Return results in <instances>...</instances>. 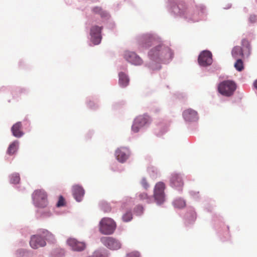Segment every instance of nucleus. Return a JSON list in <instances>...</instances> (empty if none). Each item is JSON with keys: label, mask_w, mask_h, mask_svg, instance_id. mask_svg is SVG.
I'll list each match as a JSON object with an SVG mask.
<instances>
[{"label": "nucleus", "mask_w": 257, "mask_h": 257, "mask_svg": "<svg viewBox=\"0 0 257 257\" xmlns=\"http://www.w3.org/2000/svg\"><path fill=\"white\" fill-rule=\"evenodd\" d=\"M161 45L153 47L148 52L150 61L146 62L144 66L149 70L151 74L162 69V63L168 64L174 57V51L170 47H164L162 50Z\"/></svg>", "instance_id": "nucleus-1"}, {"label": "nucleus", "mask_w": 257, "mask_h": 257, "mask_svg": "<svg viewBox=\"0 0 257 257\" xmlns=\"http://www.w3.org/2000/svg\"><path fill=\"white\" fill-rule=\"evenodd\" d=\"M166 7L168 13L174 18H183L187 22L193 23L199 21H206L207 20V13L206 8L203 5H199L200 11L198 13L200 18L194 20L192 18H189L186 16V13L188 9V5L184 0H165Z\"/></svg>", "instance_id": "nucleus-2"}, {"label": "nucleus", "mask_w": 257, "mask_h": 257, "mask_svg": "<svg viewBox=\"0 0 257 257\" xmlns=\"http://www.w3.org/2000/svg\"><path fill=\"white\" fill-rule=\"evenodd\" d=\"M136 41L139 48L143 50H150L156 45L161 44V49L164 47H170L164 44L162 38L157 34L153 33H146L138 36Z\"/></svg>", "instance_id": "nucleus-3"}, {"label": "nucleus", "mask_w": 257, "mask_h": 257, "mask_svg": "<svg viewBox=\"0 0 257 257\" xmlns=\"http://www.w3.org/2000/svg\"><path fill=\"white\" fill-rule=\"evenodd\" d=\"M103 25L92 24L88 21L85 23V31L88 34L90 41L88 45L91 47L99 45L103 38Z\"/></svg>", "instance_id": "nucleus-4"}, {"label": "nucleus", "mask_w": 257, "mask_h": 257, "mask_svg": "<svg viewBox=\"0 0 257 257\" xmlns=\"http://www.w3.org/2000/svg\"><path fill=\"white\" fill-rule=\"evenodd\" d=\"M213 227L216 230V234L222 242L227 241L230 237L229 225H225L222 216L219 214L212 215Z\"/></svg>", "instance_id": "nucleus-5"}, {"label": "nucleus", "mask_w": 257, "mask_h": 257, "mask_svg": "<svg viewBox=\"0 0 257 257\" xmlns=\"http://www.w3.org/2000/svg\"><path fill=\"white\" fill-rule=\"evenodd\" d=\"M152 121V117L147 112L139 115L133 121L131 131L135 134L140 132L144 133L150 127Z\"/></svg>", "instance_id": "nucleus-6"}, {"label": "nucleus", "mask_w": 257, "mask_h": 257, "mask_svg": "<svg viewBox=\"0 0 257 257\" xmlns=\"http://www.w3.org/2000/svg\"><path fill=\"white\" fill-rule=\"evenodd\" d=\"M182 117L189 130L195 131L198 129L199 115L196 110L192 108L186 109L182 112Z\"/></svg>", "instance_id": "nucleus-7"}, {"label": "nucleus", "mask_w": 257, "mask_h": 257, "mask_svg": "<svg viewBox=\"0 0 257 257\" xmlns=\"http://www.w3.org/2000/svg\"><path fill=\"white\" fill-rule=\"evenodd\" d=\"M237 83L233 79H225L220 81L217 86L218 95L230 97L233 95L237 88Z\"/></svg>", "instance_id": "nucleus-8"}, {"label": "nucleus", "mask_w": 257, "mask_h": 257, "mask_svg": "<svg viewBox=\"0 0 257 257\" xmlns=\"http://www.w3.org/2000/svg\"><path fill=\"white\" fill-rule=\"evenodd\" d=\"M98 231L101 234L110 235L114 233L117 227L115 221L108 217H102L98 224Z\"/></svg>", "instance_id": "nucleus-9"}, {"label": "nucleus", "mask_w": 257, "mask_h": 257, "mask_svg": "<svg viewBox=\"0 0 257 257\" xmlns=\"http://www.w3.org/2000/svg\"><path fill=\"white\" fill-rule=\"evenodd\" d=\"M48 197V193L44 189H36L32 194V203L37 208H45L49 204Z\"/></svg>", "instance_id": "nucleus-10"}, {"label": "nucleus", "mask_w": 257, "mask_h": 257, "mask_svg": "<svg viewBox=\"0 0 257 257\" xmlns=\"http://www.w3.org/2000/svg\"><path fill=\"white\" fill-rule=\"evenodd\" d=\"M179 216L182 218L184 226L187 229L192 228L196 219L197 213L195 209L192 206L188 205L184 213H179Z\"/></svg>", "instance_id": "nucleus-11"}, {"label": "nucleus", "mask_w": 257, "mask_h": 257, "mask_svg": "<svg viewBox=\"0 0 257 257\" xmlns=\"http://www.w3.org/2000/svg\"><path fill=\"white\" fill-rule=\"evenodd\" d=\"M171 122V120L159 119L155 122L157 127L154 128L153 134L157 137H162L169 131Z\"/></svg>", "instance_id": "nucleus-12"}, {"label": "nucleus", "mask_w": 257, "mask_h": 257, "mask_svg": "<svg viewBox=\"0 0 257 257\" xmlns=\"http://www.w3.org/2000/svg\"><path fill=\"white\" fill-rule=\"evenodd\" d=\"M100 240L106 249L110 250H117L122 247V243L120 241L112 236H102Z\"/></svg>", "instance_id": "nucleus-13"}, {"label": "nucleus", "mask_w": 257, "mask_h": 257, "mask_svg": "<svg viewBox=\"0 0 257 257\" xmlns=\"http://www.w3.org/2000/svg\"><path fill=\"white\" fill-rule=\"evenodd\" d=\"M213 56L212 52L205 49L200 52L197 57V64L201 69L212 62Z\"/></svg>", "instance_id": "nucleus-14"}, {"label": "nucleus", "mask_w": 257, "mask_h": 257, "mask_svg": "<svg viewBox=\"0 0 257 257\" xmlns=\"http://www.w3.org/2000/svg\"><path fill=\"white\" fill-rule=\"evenodd\" d=\"M169 185L171 188L178 191L179 193H182L184 183L181 174L179 173H172L170 179Z\"/></svg>", "instance_id": "nucleus-15"}, {"label": "nucleus", "mask_w": 257, "mask_h": 257, "mask_svg": "<svg viewBox=\"0 0 257 257\" xmlns=\"http://www.w3.org/2000/svg\"><path fill=\"white\" fill-rule=\"evenodd\" d=\"M43 234L40 232L39 229L37 230V233L31 235L29 241L30 247L33 249H37L39 247H43L47 245V242L43 239Z\"/></svg>", "instance_id": "nucleus-16"}, {"label": "nucleus", "mask_w": 257, "mask_h": 257, "mask_svg": "<svg viewBox=\"0 0 257 257\" xmlns=\"http://www.w3.org/2000/svg\"><path fill=\"white\" fill-rule=\"evenodd\" d=\"M66 244L70 247L72 251L75 252H82L87 247V243L85 241H79L77 238L72 237L66 240Z\"/></svg>", "instance_id": "nucleus-17"}, {"label": "nucleus", "mask_w": 257, "mask_h": 257, "mask_svg": "<svg viewBox=\"0 0 257 257\" xmlns=\"http://www.w3.org/2000/svg\"><path fill=\"white\" fill-rule=\"evenodd\" d=\"M123 58L127 62L135 66H140L143 63L142 58L134 51L125 50Z\"/></svg>", "instance_id": "nucleus-18"}, {"label": "nucleus", "mask_w": 257, "mask_h": 257, "mask_svg": "<svg viewBox=\"0 0 257 257\" xmlns=\"http://www.w3.org/2000/svg\"><path fill=\"white\" fill-rule=\"evenodd\" d=\"M115 157L116 160L120 163H124L128 159L131 155V151L127 147L117 148L115 151Z\"/></svg>", "instance_id": "nucleus-19"}, {"label": "nucleus", "mask_w": 257, "mask_h": 257, "mask_svg": "<svg viewBox=\"0 0 257 257\" xmlns=\"http://www.w3.org/2000/svg\"><path fill=\"white\" fill-rule=\"evenodd\" d=\"M72 195L75 200L80 203L82 201L85 194V190L82 185L75 184L72 187Z\"/></svg>", "instance_id": "nucleus-20"}, {"label": "nucleus", "mask_w": 257, "mask_h": 257, "mask_svg": "<svg viewBox=\"0 0 257 257\" xmlns=\"http://www.w3.org/2000/svg\"><path fill=\"white\" fill-rule=\"evenodd\" d=\"M166 184L163 181H159L156 183L153 189L154 196H158L164 203L166 201Z\"/></svg>", "instance_id": "nucleus-21"}, {"label": "nucleus", "mask_w": 257, "mask_h": 257, "mask_svg": "<svg viewBox=\"0 0 257 257\" xmlns=\"http://www.w3.org/2000/svg\"><path fill=\"white\" fill-rule=\"evenodd\" d=\"M91 12L94 15H98L101 19V23L103 21H106L110 19L111 15L110 13L105 10H103L101 7L94 6L91 8Z\"/></svg>", "instance_id": "nucleus-22"}, {"label": "nucleus", "mask_w": 257, "mask_h": 257, "mask_svg": "<svg viewBox=\"0 0 257 257\" xmlns=\"http://www.w3.org/2000/svg\"><path fill=\"white\" fill-rule=\"evenodd\" d=\"M201 69L202 71L208 73V75H211L219 73L221 70V67L216 61L213 59L211 63L204 66Z\"/></svg>", "instance_id": "nucleus-23"}, {"label": "nucleus", "mask_w": 257, "mask_h": 257, "mask_svg": "<svg viewBox=\"0 0 257 257\" xmlns=\"http://www.w3.org/2000/svg\"><path fill=\"white\" fill-rule=\"evenodd\" d=\"M22 128V121H19L14 123L11 127L12 136L18 139L22 138L25 135V132L23 131Z\"/></svg>", "instance_id": "nucleus-24"}, {"label": "nucleus", "mask_w": 257, "mask_h": 257, "mask_svg": "<svg viewBox=\"0 0 257 257\" xmlns=\"http://www.w3.org/2000/svg\"><path fill=\"white\" fill-rule=\"evenodd\" d=\"M171 204L175 210H178L186 209L188 206L187 205L186 200L182 197H177L174 198Z\"/></svg>", "instance_id": "nucleus-25"}, {"label": "nucleus", "mask_w": 257, "mask_h": 257, "mask_svg": "<svg viewBox=\"0 0 257 257\" xmlns=\"http://www.w3.org/2000/svg\"><path fill=\"white\" fill-rule=\"evenodd\" d=\"M40 232L43 234V239L49 244H55L57 243V240L55 235L47 229L39 228Z\"/></svg>", "instance_id": "nucleus-26"}, {"label": "nucleus", "mask_w": 257, "mask_h": 257, "mask_svg": "<svg viewBox=\"0 0 257 257\" xmlns=\"http://www.w3.org/2000/svg\"><path fill=\"white\" fill-rule=\"evenodd\" d=\"M118 84L121 88H125L130 84V79L128 73L119 71L118 73Z\"/></svg>", "instance_id": "nucleus-27"}, {"label": "nucleus", "mask_w": 257, "mask_h": 257, "mask_svg": "<svg viewBox=\"0 0 257 257\" xmlns=\"http://www.w3.org/2000/svg\"><path fill=\"white\" fill-rule=\"evenodd\" d=\"M20 142L18 140H15L10 143L6 151L7 155L12 156L16 155L19 150Z\"/></svg>", "instance_id": "nucleus-28"}, {"label": "nucleus", "mask_w": 257, "mask_h": 257, "mask_svg": "<svg viewBox=\"0 0 257 257\" xmlns=\"http://www.w3.org/2000/svg\"><path fill=\"white\" fill-rule=\"evenodd\" d=\"M110 254V253L107 249L100 247L95 249L91 255L87 257H109Z\"/></svg>", "instance_id": "nucleus-29"}, {"label": "nucleus", "mask_w": 257, "mask_h": 257, "mask_svg": "<svg viewBox=\"0 0 257 257\" xmlns=\"http://www.w3.org/2000/svg\"><path fill=\"white\" fill-rule=\"evenodd\" d=\"M14 254L16 257H33L34 251L29 249L19 248L15 251Z\"/></svg>", "instance_id": "nucleus-30"}, {"label": "nucleus", "mask_w": 257, "mask_h": 257, "mask_svg": "<svg viewBox=\"0 0 257 257\" xmlns=\"http://www.w3.org/2000/svg\"><path fill=\"white\" fill-rule=\"evenodd\" d=\"M97 97L96 96H88L86 99V104L87 106L90 109L95 110L99 107L97 103Z\"/></svg>", "instance_id": "nucleus-31"}, {"label": "nucleus", "mask_w": 257, "mask_h": 257, "mask_svg": "<svg viewBox=\"0 0 257 257\" xmlns=\"http://www.w3.org/2000/svg\"><path fill=\"white\" fill-rule=\"evenodd\" d=\"M119 202L121 203V205L119 208L120 210H123L128 206H130L134 204L133 198L128 196L123 197L122 200Z\"/></svg>", "instance_id": "nucleus-32"}, {"label": "nucleus", "mask_w": 257, "mask_h": 257, "mask_svg": "<svg viewBox=\"0 0 257 257\" xmlns=\"http://www.w3.org/2000/svg\"><path fill=\"white\" fill-rule=\"evenodd\" d=\"M98 205L99 209L105 213L111 211L112 207L110 204L104 200H100Z\"/></svg>", "instance_id": "nucleus-33"}, {"label": "nucleus", "mask_w": 257, "mask_h": 257, "mask_svg": "<svg viewBox=\"0 0 257 257\" xmlns=\"http://www.w3.org/2000/svg\"><path fill=\"white\" fill-rule=\"evenodd\" d=\"M235 61L234 63L233 66L238 72L243 71L245 69V65L244 63V57L236 58Z\"/></svg>", "instance_id": "nucleus-34"}, {"label": "nucleus", "mask_w": 257, "mask_h": 257, "mask_svg": "<svg viewBox=\"0 0 257 257\" xmlns=\"http://www.w3.org/2000/svg\"><path fill=\"white\" fill-rule=\"evenodd\" d=\"M102 23L104 24V28L111 32H113L116 29V24L112 18H111L110 19L103 21Z\"/></svg>", "instance_id": "nucleus-35"}, {"label": "nucleus", "mask_w": 257, "mask_h": 257, "mask_svg": "<svg viewBox=\"0 0 257 257\" xmlns=\"http://www.w3.org/2000/svg\"><path fill=\"white\" fill-rule=\"evenodd\" d=\"M9 88L10 89V92L12 95L13 98L18 96L19 94H21V93H28V90L26 88H20L15 86Z\"/></svg>", "instance_id": "nucleus-36"}, {"label": "nucleus", "mask_w": 257, "mask_h": 257, "mask_svg": "<svg viewBox=\"0 0 257 257\" xmlns=\"http://www.w3.org/2000/svg\"><path fill=\"white\" fill-rule=\"evenodd\" d=\"M241 47L240 49L243 50V52L246 49L247 53H246V56L248 57L251 54V46L250 42L246 38H243L241 40Z\"/></svg>", "instance_id": "nucleus-37"}, {"label": "nucleus", "mask_w": 257, "mask_h": 257, "mask_svg": "<svg viewBox=\"0 0 257 257\" xmlns=\"http://www.w3.org/2000/svg\"><path fill=\"white\" fill-rule=\"evenodd\" d=\"M146 202L147 204L155 202L158 206H161L164 203V202H162V200L158 196H154V193H153L152 195L150 196L148 194V196L146 199Z\"/></svg>", "instance_id": "nucleus-38"}, {"label": "nucleus", "mask_w": 257, "mask_h": 257, "mask_svg": "<svg viewBox=\"0 0 257 257\" xmlns=\"http://www.w3.org/2000/svg\"><path fill=\"white\" fill-rule=\"evenodd\" d=\"M65 255V251L64 248L56 247L52 249L49 253L50 257H63Z\"/></svg>", "instance_id": "nucleus-39"}, {"label": "nucleus", "mask_w": 257, "mask_h": 257, "mask_svg": "<svg viewBox=\"0 0 257 257\" xmlns=\"http://www.w3.org/2000/svg\"><path fill=\"white\" fill-rule=\"evenodd\" d=\"M231 55L234 59L238 58L237 56H240L241 58L244 57L245 53L242 49L238 46L233 47L231 50Z\"/></svg>", "instance_id": "nucleus-40"}, {"label": "nucleus", "mask_w": 257, "mask_h": 257, "mask_svg": "<svg viewBox=\"0 0 257 257\" xmlns=\"http://www.w3.org/2000/svg\"><path fill=\"white\" fill-rule=\"evenodd\" d=\"M147 171L152 179H156L158 177V170L155 166L153 165L148 166Z\"/></svg>", "instance_id": "nucleus-41"}, {"label": "nucleus", "mask_w": 257, "mask_h": 257, "mask_svg": "<svg viewBox=\"0 0 257 257\" xmlns=\"http://www.w3.org/2000/svg\"><path fill=\"white\" fill-rule=\"evenodd\" d=\"M133 219V214L132 213V209L129 208L122 215L121 219L123 222H129Z\"/></svg>", "instance_id": "nucleus-42"}, {"label": "nucleus", "mask_w": 257, "mask_h": 257, "mask_svg": "<svg viewBox=\"0 0 257 257\" xmlns=\"http://www.w3.org/2000/svg\"><path fill=\"white\" fill-rule=\"evenodd\" d=\"M145 210V207L143 204H139L135 206L133 212L136 216H141L144 214Z\"/></svg>", "instance_id": "nucleus-43"}, {"label": "nucleus", "mask_w": 257, "mask_h": 257, "mask_svg": "<svg viewBox=\"0 0 257 257\" xmlns=\"http://www.w3.org/2000/svg\"><path fill=\"white\" fill-rule=\"evenodd\" d=\"M11 184L18 185L20 183L21 178L19 173H13L9 176Z\"/></svg>", "instance_id": "nucleus-44"}, {"label": "nucleus", "mask_w": 257, "mask_h": 257, "mask_svg": "<svg viewBox=\"0 0 257 257\" xmlns=\"http://www.w3.org/2000/svg\"><path fill=\"white\" fill-rule=\"evenodd\" d=\"M66 206L67 202L65 198L62 194H60L58 197V200L55 204L56 207L59 208L66 207Z\"/></svg>", "instance_id": "nucleus-45"}, {"label": "nucleus", "mask_w": 257, "mask_h": 257, "mask_svg": "<svg viewBox=\"0 0 257 257\" xmlns=\"http://www.w3.org/2000/svg\"><path fill=\"white\" fill-rule=\"evenodd\" d=\"M52 215V212L50 211H42L40 212L38 210H37L36 213V217L37 219H39L40 218H46L50 217Z\"/></svg>", "instance_id": "nucleus-46"}, {"label": "nucleus", "mask_w": 257, "mask_h": 257, "mask_svg": "<svg viewBox=\"0 0 257 257\" xmlns=\"http://www.w3.org/2000/svg\"><path fill=\"white\" fill-rule=\"evenodd\" d=\"M243 93L242 92H240L239 91H237L233 98H231V99L230 100L231 103L233 104L240 103L243 97Z\"/></svg>", "instance_id": "nucleus-47"}, {"label": "nucleus", "mask_w": 257, "mask_h": 257, "mask_svg": "<svg viewBox=\"0 0 257 257\" xmlns=\"http://www.w3.org/2000/svg\"><path fill=\"white\" fill-rule=\"evenodd\" d=\"M126 104V101L124 100H120L114 102L112 104V109L113 110H118L122 108Z\"/></svg>", "instance_id": "nucleus-48"}, {"label": "nucleus", "mask_w": 257, "mask_h": 257, "mask_svg": "<svg viewBox=\"0 0 257 257\" xmlns=\"http://www.w3.org/2000/svg\"><path fill=\"white\" fill-rule=\"evenodd\" d=\"M176 99L179 100L181 102H185L187 99V95L186 93L177 91L174 94Z\"/></svg>", "instance_id": "nucleus-49"}, {"label": "nucleus", "mask_w": 257, "mask_h": 257, "mask_svg": "<svg viewBox=\"0 0 257 257\" xmlns=\"http://www.w3.org/2000/svg\"><path fill=\"white\" fill-rule=\"evenodd\" d=\"M199 193V191H195L194 190H190L189 191V194L191 198L196 202H199L201 200V196Z\"/></svg>", "instance_id": "nucleus-50"}, {"label": "nucleus", "mask_w": 257, "mask_h": 257, "mask_svg": "<svg viewBox=\"0 0 257 257\" xmlns=\"http://www.w3.org/2000/svg\"><path fill=\"white\" fill-rule=\"evenodd\" d=\"M23 127L27 132H30L31 130V121L27 116L23 119Z\"/></svg>", "instance_id": "nucleus-51"}, {"label": "nucleus", "mask_w": 257, "mask_h": 257, "mask_svg": "<svg viewBox=\"0 0 257 257\" xmlns=\"http://www.w3.org/2000/svg\"><path fill=\"white\" fill-rule=\"evenodd\" d=\"M124 257H141V254L138 250H133L126 252Z\"/></svg>", "instance_id": "nucleus-52"}, {"label": "nucleus", "mask_w": 257, "mask_h": 257, "mask_svg": "<svg viewBox=\"0 0 257 257\" xmlns=\"http://www.w3.org/2000/svg\"><path fill=\"white\" fill-rule=\"evenodd\" d=\"M20 232L22 236L24 237H27L31 233V230L28 227H26L22 228L20 230Z\"/></svg>", "instance_id": "nucleus-53"}, {"label": "nucleus", "mask_w": 257, "mask_h": 257, "mask_svg": "<svg viewBox=\"0 0 257 257\" xmlns=\"http://www.w3.org/2000/svg\"><path fill=\"white\" fill-rule=\"evenodd\" d=\"M141 184L145 190H147L150 186L145 177H143L142 178L141 181Z\"/></svg>", "instance_id": "nucleus-54"}, {"label": "nucleus", "mask_w": 257, "mask_h": 257, "mask_svg": "<svg viewBox=\"0 0 257 257\" xmlns=\"http://www.w3.org/2000/svg\"><path fill=\"white\" fill-rule=\"evenodd\" d=\"M248 22L250 24L257 23V15L255 14H250L248 18Z\"/></svg>", "instance_id": "nucleus-55"}, {"label": "nucleus", "mask_w": 257, "mask_h": 257, "mask_svg": "<svg viewBox=\"0 0 257 257\" xmlns=\"http://www.w3.org/2000/svg\"><path fill=\"white\" fill-rule=\"evenodd\" d=\"M94 133V131L92 130H90L85 136L86 140H90Z\"/></svg>", "instance_id": "nucleus-56"}, {"label": "nucleus", "mask_w": 257, "mask_h": 257, "mask_svg": "<svg viewBox=\"0 0 257 257\" xmlns=\"http://www.w3.org/2000/svg\"><path fill=\"white\" fill-rule=\"evenodd\" d=\"M138 196L139 197V199L141 201H144V200H146L147 197L148 196V193L145 192L140 193L138 195Z\"/></svg>", "instance_id": "nucleus-57"}, {"label": "nucleus", "mask_w": 257, "mask_h": 257, "mask_svg": "<svg viewBox=\"0 0 257 257\" xmlns=\"http://www.w3.org/2000/svg\"><path fill=\"white\" fill-rule=\"evenodd\" d=\"M117 68L118 70H119V71H124L126 72V73H128L127 66L126 65H119Z\"/></svg>", "instance_id": "nucleus-58"}, {"label": "nucleus", "mask_w": 257, "mask_h": 257, "mask_svg": "<svg viewBox=\"0 0 257 257\" xmlns=\"http://www.w3.org/2000/svg\"><path fill=\"white\" fill-rule=\"evenodd\" d=\"M246 37L251 40H254L255 38V34L252 31H249L247 32Z\"/></svg>", "instance_id": "nucleus-59"}, {"label": "nucleus", "mask_w": 257, "mask_h": 257, "mask_svg": "<svg viewBox=\"0 0 257 257\" xmlns=\"http://www.w3.org/2000/svg\"><path fill=\"white\" fill-rule=\"evenodd\" d=\"M18 64H19V67L20 68H21V69H27V67H26L27 66L26 64H25L24 62L22 60H21L19 61Z\"/></svg>", "instance_id": "nucleus-60"}, {"label": "nucleus", "mask_w": 257, "mask_h": 257, "mask_svg": "<svg viewBox=\"0 0 257 257\" xmlns=\"http://www.w3.org/2000/svg\"><path fill=\"white\" fill-rule=\"evenodd\" d=\"M13 86H3L1 87H0V92L6 91L10 92V89L9 87H13Z\"/></svg>", "instance_id": "nucleus-61"}, {"label": "nucleus", "mask_w": 257, "mask_h": 257, "mask_svg": "<svg viewBox=\"0 0 257 257\" xmlns=\"http://www.w3.org/2000/svg\"><path fill=\"white\" fill-rule=\"evenodd\" d=\"M205 210H206L208 212H211L213 209V207L209 204H208L207 206H206L204 208Z\"/></svg>", "instance_id": "nucleus-62"}, {"label": "nucleus", "mask_w": 257, "mask_h": 257, "mask_svg": "<svg viewBox=\"0 0 257 257\" xmlns=\"http://www.w3.org/2000/svg\"><path fill=\"white\" fill-rule=\"evenodd\" d=\"M151 111L155 114H158L160 112L161 109L159 107H156L154 108H152Z\"/></svg>", "instance_id": "nucleus-63"}, {"label": "nucleus", "mask_w": 257, "mask_h": 257, "mask_svg": "<svg viewBox=\"0 0 257 257\" xmlns=\"http://www.w3.org/2000/svg\"><path fill=\"white\" fill-rule=\"evenodd\" d=\"M20 245L22 246H25V245H27L25 241L22 239L20 241Z\"/></svg>", "instance_id": "nucleus-64"}]
</instances>
